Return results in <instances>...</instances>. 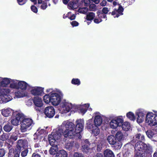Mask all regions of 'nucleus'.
Segmentation results:
<instances>
[{
    "mask_svg": "<svg viewBox=\"0 0 157 157\" xmlns=\"http://www.w3.org/2000/svg\"><path fill=\"white\" fill-rule=\"evenodd\" d=\"M75 125L69 121H65L63 122V126L66 127V130L63 133L65 137L72 139L78 137L79 139L81 137V132L83 130L84 121L83 119H78L76 121Z\"/></svg>",
    "mask_w": 157,
    "mask_h": 157,
    "instance_id": "f257e3e1",
    "label": "nucleus"
},
{
    "mask_svg": "<svg viewBox=\"0 0 157 157\" xmlns=\"http://www.w3.org/2000/svg\"><path fill=\"white\" fill-rule=\"evenodd\" d=\"M89 107L90 104L88 103L76 105L63 100L60 104L59 110L62 113H67L71 111L74 112L78 111L79 113L83 115L87 110H92V109Z\"/></svg>",
    "mask_w": 157,
    "mask_h": 157,
    "instance_id": "f03ea898",
    "label": "nucleus"
},
{
    "mask_svg": "<svg viewBox=\"0 0 157 157\" xmlns=\"http://www.w3.org/2000/svg\"><path fill=\"white\" fill-rule=\"evenodd\" d=\"M134 148L135 153L134 157H144L143 151L149 153L152 151V147L149 144H146L140 141L135 144Z\"/></svg>",
    "mask_w": 157,
    "mask_h": 157,
    "instance_id": "7ed1b4c3",
    "label": "nucleus"
},
{
    "mask_svg": "<svg viewBox=\"0 0 157 157\" xmlns=\"http://www.w3.org/2000/svg\"><path fill=\"white\" fill-rule=\"evenodd\" d=\"M66 130V127L63 126V123L57 128L56 131H54L51 134L48 135V141L50 145H52L54 144H57V140L60 139L64 133L63 130Z\"/></svg>",
    "mask_w": 157,
    "mask_h": 157,
    "instance_id": "20e7f679",
    "label": "nucleus"
},
{
    "mask_svg": "<svg viewBox=\"0 0 157 157\" xmlns=\"http://www.w3.org/2000/svg\"><path fill=\"white\" fill-rule=\"evenodd\" d=\"M20 129L22 132L30 130L34 125L33 121L30 118H23L20 123Z\"/></svg>",
    "mask_w": 157,
    "mask_h": 157,
    "instance_id": "39448f33",
    "label": "nucleus"
},
{
    "mask_svg": "<svg viewBox=\"0 0 157 157\" xmlns=\"http://www.w3.org/2000/svg\"><path fill=\"white\" fill-rule=\"evenodd\" d=\"M155 113L149 112L146 115L145 122L151 126L157 125V111H154Z\"/></svg>",
    "mask_w": 157,
    "mask_h": 157,
    "instance_id": "423d86ee",
    "label": "nucleus"
},
{
    "mask_svg": "<svg viewBox=\"0 0 157 157\" xmlns=\"http://www.w3.org/2000/svg\"><path fill=\"white\" fill-rule=\"evenodd\" d=\"M10 92L9 89H2L0 90V103H5L11 100L12 97L9 95Z\"/></svg>",
    "mask_w": 157,
    "mask_h": 157,
    "instance_id": "0eeeda50",
    "label": "nucleus"
},
{
    "mask_svg": "<svg viewBox=\"0 0 157 157\" xmlns=\"http://www.w3.org/2000/svg\"><path fill=\"white\" fill-rule=\"evenodd\" d=\"M62 95L61 92L57 90L56 92H53L51 94V103L54 106H57L60 103Z\"/></svg>",
    "mask_w": 157,
    "mask_h": 157,
    "instance_id": "6e6552de",
    "label": "nucleus"
},
{
    "mask_svg": "<svg viewBox=\"0 0 157 157\" xmlns=\"http://www.w3.org/2000/svg\"><path fill=\"white\" fill-rule=\"evenodd\" d=\"M24 118L23 115L17 112H14L11 118L10 122L13 125L17 126Z\"/></svg>",
    "mask_w": 157,
    "mask_h": 157,
    "instance_id": "1a4fd4ad",
    "label": "nucleus"
},
{
    "mask_svg": "<svg viewBox=\"0 0 157 157\" xmlns=\"http://www.w3.org/2000/svg\"><path fill=\"white\" fill-rule=\"evenodd\" d=\"M123 119L122 116L116 117L112 119L109 123L111 128L116 129L120 126L123 122Z\"/></svg>",
    "mask_w": 157,
    "mask_h": 157,
    "instance_id": "9d476101",
    "label": "nucleus"
},
{
    "mask_svg": "<svg viewBox=\"0 0 157 157\" xmlns=\"http://www.w3.org/2000/svg\"><path fill=\"white\" fill-rule=\"evenodd\" d=\"M91 120H89L87 121L86 127L88 130L92 131V134L94 136H96L99 133L100 130L98 127L94 126L91 123Z\"/></svg>",
    "mask_w": 157,
    "mask_h": 157,
    "instance_id": "9b49d317",
    "label": "nucleus"
},
{
    "mask_svg": "<svg viewBox=\"0 0 157 157\" xmlns=\"http://www.w3.org/2000/svg\"><path fill=\"white\" fill-rule=\"evenodd\" d=\"M113 4L114 6L118 5V6L117 9H115L114 10L112 13V15L114 16V17H118L120 15L123 14V8L116 1H114L113 2Z\"/></svg>",
    "mask_w": 157,
    "mask_h": 157,
    "instance_id": "f8f14e48",
    "label": "nucleus"
},
{
    "mask_svg": "<svg viewBox=\"0 0 157 157\" xmlns=\"http://www.w3.org/2000/svg\"><path fill=\"white\" fill-rule=\"evenodd\" d=\"M44 113L46 117L51 118L54 116L55 111L53 106H48L45 108L44 109Z\"/></svg>",
    "mask_w": 157,
    "mask_h": 157,
    "instance_id": "ddd939ff",
    "label": "nucleus"
},
{
    "mask_svg": "<svg viewBox=\"0 0 157 157\" xmlns=\"http://www.w3.org/2000/svg\"><path fill=\"white\" fill-rule=\"evenodd\" d=\"M45 130L43 129H40L39 128L36 132L34 135V139L35 140V142H37L39 141H41L42 138L44 136V132Z\"/></svg>",
    "mask_w": 157,
    "mask_h": 157,
    "instance_id": "4468645a",
    "label": "nucleus"
},
{
    "mask_svg": "<svg viewBox=\"0 0 157 157\" xmlns=\"http://www.w3.org/2000/svg\"><path fill=\"white\" fill-rule=\"evenodd\" d=\"M94 114V126H99L101 125L102 122L101 115L99 112H96Z\"/></svg>",
    "mask_w": 157,
    "mask_h": 157,
    "instance_id": "2eb2a0df",
    "label": "nucleus"
},
{
    "mask_svg": "<svg viewBox=\"0 0 157 157\" xmlns=\"http://www.w3.org/2000/svg\"><path fill=\"white\" fill-rule=\"evenodd\" d=\"M31 94L34 95H40L44 92V88L40 87H35L32 88Z\"/></svg>",
    "mask_w": 157,
    "mask_h": 157,
    "instance_id": "dca6fc26",
    "label": "nucleus"
},
{
    "mask_svg": "<svg viewBox=\"0 0 157 157\" xmlns=\"http://www.w3.org/2000/svg\"><path fill=\"white\" fill-rule=\"evenodd\" d=\"M90 145L88 140H85L82 146V151L84 153L89 154L91 152L92 149L89 147Z\"/></svg>",
    "mask_w": 157,
    "mask_h": 157,
    "instance_id": "f3484780",
    "label": "nucleus"
},
{
    "mask_svg": "<svg viewBox=\"0 0 157 157\" xmlns=\"http://www.w3.org/2000/svg\"><path fill=\"white\" fill-rule=\"evenodd\" d=\"M28 142L27 140H20L17 142V149L21 150L22 149L27 146Z\"/></svg>",
    "mask_w": 157,
    "mask_h": 157,
    "instance_id": "a211bd4d",
    "label": "nucleus"
},
{
    "mask_svg": "<svg viewBox=\"0 0 157 157\" xmlns=\"http://www.w3.org/2000/svg\"><path fill=\"white\" fill-rule=\"evenodd\" d=\"M10 78L0 77V86L7 87L10 84Z\"/></svg>",
    "mask_w": 157,
    "mask_h": 157,
    "instance_id": "6ab92c4d",
    "label": "nucleus"
},
{
    "mask_svg": "<svg viewBox=\"0 0 157 157\" xmlns=\"http://www.w3.org/2000/svg\"><path fill=\"white\" fill-rule=\"evenodd\" d=\"M2 114L5 117H8L14 113L13 110L10 108L3 109L1 110Z\"/></svg>",
    "mask_w": 157,
    "mask_h": 157,
    "instance_id": "aec40b11",
    "label": "nucleus"
},
{
    "mask_svg": "<svg viewBox=\"0 0 157 157\" xmlns=\"http://www.w3.org/2000/svg\"><path fill=\"white\" fill-rule=\"evenodd\" d=\"M29 93L27 91L18 90L15 92V96L18 98H23L29 95Z\"/></svg>",
    "mask_w": 157,
    "mask_h": 157,
    "instance_id": "412c9836",
    "label": "nucleus"
},
{
    "mask_svg": "<svg viewBox=\"0 0 157 157\" xmlns=\"http://www.w3.org/2000/svg\"><path fill=\"white\" fill-rule=\"evenodd\" d=\"M146 134L148 138L154 141H157V135L156 134L155 130L153 131L148 130L146 132Z\"/></svg>",
    "mask_w": 157,
    "mask_h": 157,
    "instance_id": "4be33fe9",
    "label": "nucleus"
},
{
    "mask_svg": "<svg viewBox=\"0 0 157 157\" xmlns=\"http://www.w3.org/2000/svg\"><path fill=\"white\" fill-rule=\"evenodd\" d=\"M33 102L35 106L38 107H41L43 105V103L41 98L39 97L34 98Z\"/></svg>",
    "mask_w": 157,
    "mask_h": 157,
    "instance_id": "5701e85b",
    "label": "nucleus"
},
{
    "mask_svg": "<svg viewBox=\"0 0 157 157\" xmlns=\"http://www.w3.org/2000/svg\"><path fill=\"white\" fill-rule=\"evenodd\" d=\"M102 19L106 21L107 20L106 15L105 14L100 13L98 14V17L94 19V22L96 23H99L102 21Z\"/></svg>",
    "mask_w": 157,
    "mask_h": 157,
    "instance_id": "b1692460",
    "label": "nucleus"
},
{
    "mask_svg": "<svg viewBox=\"0 0 157 157\" xmlns=\"http://www.w3.org/2000/svg\"><path fill=\"white\" fill-rule=\"evenodd\" d=\"M19 82V80L11 78L10 87L13 89H18Z\"/></svg>",
    "mask_w": 157,
    "mask_h": 157,
    "instance_id": "393cba45",
    "label": "nucleus"
},
{
    "mask_svg": "<svg viewBox=\"0 0 157 157\" xmlns=\"http://www.w3.org/2000/svg\"><path fill=\"white\" fill-rule=\"evenodd\" d=\"M18 89H20L22 90L25 91L27 89H29V88H31V87L26 82L24 81H20Z\"/></svg>",
    "mask_w": 157,
    "mask_h": 157,
    "instance_id": "a878e982",
    "label": "nucleus"
},
{
    "mask_svg": "<svg viewBox=\"0 0 157 157\" xmlns=\"http://www.w3.org/2000/svg\"><path fill=\"white\" fill-rule=\"evenodd\" d=\"M115 137L117 140L121 142L125 139V136L121 131H118L116 133Z\"/></svg>",
    "mask_w": 157,
    "mask_h": 157,
    "instance_id": "bb28decb",
    "label": "nucleus"
},
{
    "mask_svg": "<svg viewBox=\"0 0 157 157\" xmlns=\"http://www.w3.org/2000/svg\"><path fill=\"white\" fill-rule=\"evenodd\" d=\"M58 144H54L51 145L52 147L50 148L49 152L50 154L54 155L55 154L56 152L58 151V148L57 146Z\"/></svg>",
    "mask_w": 157,
    "mask_h": 157,
    "instance_id": "cd10ccee",
    "label": "nucleus"
},
{
    "mask_svg": "<svg viewBox=\"0 0 157 157\" xmlns=\"http://www.w3.org/2000/svg\"><path fill=\"white\" fill-rule=\"evenodd\" d=\"M104 157H115L113 151L109 149H107L104 151Z\"/></svg>",
    "mask_w": 157,
    "mask_h": 157,
    "instance_id": "c85d7f7f",
    "label": "nucleus"
},
{
    "mask_svg": "<svg viewBox=\"0 0 157 157\" xmlns=\"http://www.w3.org/2000/svg\"><path fill=\"white\" fill-rule=\"evenodd\" d=\"M68 154L64 150H61L58 151L56 154V157H67Z\"/></svg>",
    "mask_w": 157,
    "mask_h": 157,
    "instance_id": "c756f323",
    "label": "nucleus"
},
{
    "mask_svg": "<svg viewBox=\"0 0 157 157\" xmlns=\"http://www.w3.org/2000/svg\"><path fill=\"white\" fill-rule=\"evenodd\" d=\"M121 124L122 128L124 131H128L130 128V124L128 122L125 121L123 122Z\"/></svg>",
    "mask_w": 157,
    "mask_h": 157,
    "instance_id": "7c9ffc66",
    "label": "nucleus"
},
{
    "mask_svg": "<svg viewBox=\"0 0 157 157\" xmlns=\"http://www.w3.org/2000/svg\"><path fill=\"white\" fill-rule=\"evenodd\" d=\"M107 140L109 144L112 145L115 144V142L116 141V139L114 136L110 135L108 136Z\"/></svg>",
    "mask_w": 157,
    "mask_h": 157,
    "instance_id": "2f4dec72",
    "label": "nucleus"
},
{
    "mask_svg": "<svg viewBox=\"0 0 157 157\" xmlns=\"http://www.w3.org/2000/svg\"><path fill=\"white\" fill-rule=\"evenodd\" d=\"M135 114L137 116L145 117V111L143 109H139L136 110Z\"/></svg>",
    "mask_w": 157,
    "mask_h": 157,
    "instance_id": "473e14b6",
    "label": "nucleus"
},
{
    "mask_svg": "<svg viewBox=\"0 0 157 157\" xmlns=\"http://www.w3.org/2000/svg\"><path fill=\"white\" fill-rule=\"evenodd\" d=\"M13 128V127L11 124L8 123L4 126L3 129L6 132H8L12 130Z\"/></svg>",
    "mask_w": 157,
    "mask_h": 157,
    "instance_id": "72a5a7b5",
    "label": "nucleus"
},
{
    "mask_svg": "<svg viewBox=\"0 0 157 157\" xmlns=\"http://www.w3.org/2000/svg\"><path fill=\"white\" fill-rule=\"evenodd\" d=\"M127 117L130 120L134 121H135L136 117L134 114L131 112H129L126 113Z\"/></svg>",
    "mask_w": 157,
    "mask_h": 157,
    "instance_id": "f704fd0d",
    "label": "nucleus"
},
{
    "mask_svg": "<svg viewBox=\"0 0 157 157\" xmlns=\"http://www.w3.org/2000/svg\"><path fill=\"white\" fill-rule=\"evenodd\" d=\"M51 94H46L44 95L43 97L44 102L46 104H48L50 102L51 103Z\"/></svg>",
    "mask_w": 157,
    "mask_h": 157,
    "instance_id": "c9c22d12",
    "label": "nucleus"
},
{
    "mask_svg": "<svg viewBox=\"0 0 157 157\" xmlns=\"http://www.w3.org/2000/svg\"><path fill=\"white\" fill-rule=\"evenodd\" d=\"M78 5L75 2H70L68 4V7L70 9H75L77 8Z\"/></svg>",
    "mask_w": 157,
    "mask_h": 157,
    "instance_id": "e433bc0d",
    "label": "nucleus"
},
{
    "mask_svg": "<svg viewBox=\"0 0 157 157\" xmlns=\"http://www.w3.org/2000/svg\"><path fill=\"white\" fill-rule=\"evenodd\" d=\"M74 146V142L73 141H69L67 142L65 144V148L68 150H70Z\"/></svg>",
    "mask_w": 157,
    "mask_h": 157,
    "instance_id": "4c0bfd02",
    "label": "nucleus"
},
{
    "mask_svg": "<svg viewBox=\"0 0 157 157\" xmlns=\"http://www.w3.org/2000/svg\"><path fill=\"white\" fill-rule=\"evenodd\" d=\"M112 145H114L113 147L115 150H118L121 148L122 145V143L121 142L118 140L117 141H116L115 142V144Z\"/></svg>",
    "mask_w": 157,
    "mask_h": 157,
    "instance_id": "58836bf2",
    "label": "nucleus"
},
{
    "mask_svg": "<svg viewBox=\"0 0 157 157\" xmlns=\"http://www.w3.org/2000/svg\"><path fill=\"white\" fill-rule=\"evenodd\" d=\"M131 154L132 152L126 149H125L123 151V157H129Z\"/></svg>",
    "mask_w": 157,
    "mask_h": 157,
    "instance_id": "ea45409f",
    "label": "nucleus"
},
{
    "mask_svg": "<svg viewBox=\"0 0 157 157\" xmlns=\"http://www.w3.org/2000/svg\"><path fill=\"white\" fill-rule=\"evenodd\" d=\"M104 142L101 140L98 141L97 144V149L98 151H100L103 147Z\"/></svg>",
    "mask_w": 157,
    "mask_h": 157,
    "instance_id": "a19ab883",
    "label": "nucleus"
},
{
    "mask_svg": "<svg viewBox=\"0 0 157 157\" xmlns=\"http://www.w3.org/2000/svg\"><path fill=\"white\" fill-rule=\"evenodd\" d=\"M95 16L94 13L93 12H90L86 16V19L87 20H92Z\"/></svg>",
    "mask_w": 157,
    "mask_h": 157,
    "instance_id": "79ce46f5",
    "label": "nucleus"
},
{
    "mask_svg": "<svg viewBox=\"0 0 157 157\" xmlns=\"http://www.w3.org/2000/svg\"><path fill=\"white\" fill-rule=\"evenodd\" d=\"M9 138V135L7 133H3L0 136V140L3 141L8 140Z\"/></svg>",
    "mask_w": 157,
    "mask_h": 157,
    "instance_id": "37998d69",
    "label": "nucleus"
},
{
    "mask_svg": "<svg viewBox=\"0 0 157 157\" xmlns=\"http://www.w3.org/2000/svg\"><path fill=\"white\" fill-rule=\"evenodd\" d=\"M88 11V8L87 7L79 8L78 10V12L82 14H85Z\"/></svg>",
    "mask_w": 157,
    "mask_h": 157,
    "instance_id": "c03bdc74",
    "label": "nucleus"
},
{
    "mask_svg": "<svg viewBox=\"0 0 157 157\" xmlns=\"http://www.w3.org/2000/svg\"><path fill=\"white\" fill-rule=\"evenodd\" d=\"M71 83L75 85H79L80 84V81L78 78H73L71 81Z\"/></svg>",
    "mask_w": 157,
    "mask_h": 157,
    "instance_id": "a18cd8bd",
    "label": "nucleus"
},
{
    "mask_svg": "<svg viewBox=\"0 0 157 157\" xmlns=\"http://www.w3.org/2000/svg\"><path fill=\"white\" fill-rule=\"evenodd\" d=\"M135 138L142 141H143L144 140V137L143 135L140 133H138L136 134Z\"/></svg>",
    "mask_w": 157,
    "mask_h": 157,
    "instance_id": "49530a36",
    "label": "nucleus"
},
{
    "mask_svg": "<svg viewBox=\"0 0 157 157\" xmlns=\"http://www.w3.org/2000/svg\"><path fill=\"white\" fill-rule=\"evenodd\" d=\"M144 117H145L137 116L136 121L137 123L139 124L142 123L144 121Z\"/></svg>",
    "mask_w": 157,
    "mask_h": 157,
    "instance_id": "de8ad7c7",
    "label": "nucleus"
},
{
    "mask_svg": "<svg viewBox=\"0 0 157 157\" xmlns=\"http://www.w3.org/2000/svg\"><path fill=\"white\" fill-rule=\"evenodd\" d=\"M17 136L14 134H13L11 136L10 140H9L8 142H12L13 141H16L17 139Z\"/></svg>",
    "mask_w": 157,
    "mask_h": 157,
    "instance_id": "09e8293b",
    "label": "nucleus"
},
{
    "mask_svg": "<svg viewBox=\"0 0 157 157\" xmlns=\"http://www.w3.org/2000/svg\"><path fill=\"white\" fill-rule=\"evenodd\" d=\"M21 150L19 149H17L14 151V157H19Z\"/></svg>",
    "mask_w": 157,
    "mask_h": 157,
    "instance_id": "8fccbe9b",
    "label": "nucleus"
},
{
    "mask_svg": "<svg viewBox=\"0 0 157 157\" xmlns=\"http://www.w3.org/2000/svg\"><path fill=\"white\" fill-rule=\"evenodd\" d=\"M82 4L86 6H89L90 2V0H82Z\"/></svg>",
    "mask_w": 157,
    "mask_h": 157,
    "instance_id": "3c124183",
    "label": "nucleus"
},
{
    "mask_svg": "<svg viewBox=\"0 0 157 157\" xmlns=\"http://www.w3.org/2000/svg\"><path fill=\"white\" fill-rule=\"evenodd\" d=\"M96 5L94 4L90 5L89 6V10H90L94 11L96 10Z\"/></svg>",
    "mask_w": 157,
    "mask_h": 157,
    "instance_id": "603ef678",
    "label": "nucleus"
},
{
    "mask_svg": "<svg viewBox=\"0 0 157 157\" xmlns=\"http://www.w3.org/2000/svg\"><path fill=\"white\" fill-rule=\"evenodd\" d=\"M14 149L13 148H11L9 150V152L8 153V157H13L14 154Z\"/></svg>",
    "mask_w": 157,
    "mask_h": 157,
    "instance_id": "864d4df0",
    "label": "nucleus"
},
{
    "mask_svg": "<svg viewBox=\"0 0 157 157\" xmlns=\"http://www.w3.org/2000/svg\"><path fill=\"white\" fill-rule=\"evenodd\" d=\"M74 157H84L82 153L75 152L74 155Z\"/></svg>",
    "mask_w": 157,
    "mask_h": 157,
    "instance_id": "5fc2aeb1",
    "label": "nucleus"
},
{
    "mask_svg": "<svg viewBox=\"0 0 157 157\" xmlns=\"http://www.w3.org/2000/svg\"><path fill=\"white\" fill-rule=\"evenodd\" d=\"M6 153V151L3 149H0V157H3Z\"/></svg>",
    "mask_w": 157,
    "mask_h": 157,
    "instance_id": "6e6d98bb",
    "label": "nucleus"
},
{
    "mask_svg": "<svg viewBox=\"0 0 157 157\" xmlns=\"http://www.w3.org/2000/svg\"><path fill=\"white\" fill-rule=\"evenodd\" d=\"M31 10L34 13H36L37 12V9L35 6H32L31 7Z\"/></svg>",
    "mask_w": 157,
    "mask_h": 157,
    "instance_id": "4d7b16f0",
    "label": "nucleus"
},
{
    "mask_svg": "<svg viewBox=\"0 0 157 157\" xmlns=\"http://www.w3.org/2000/svg\"><path fill=\"white\" fill-rule=\"evenodd\" d=\"M28 153V150H25L23 151L21 153V156L22 157H24L26 156Z\"/></svg>",
    "mask_w": 157,
    "mask_h": 157,
    "instance_id": "13d9d810",
    "label": "nucleus"
},
{
    "mask_svg": "<svg viewBox=\"0 0 157 157\" xmlns=\"http://www.w3.org/2000/svg\"><path fill=\"white\" fill-rule=\"evenodd\" d=\"M18 2L19 5H23L26 2L27 0H17Z\"/></svg>",
    "mask_w": 157,
    "mask_h": 157,
    "instance_id": "bf43d9fd",
    "label": "nucleus"
},
{
    "mask_svg": "<svg viewBox=\"0 0 157 157\" xmlns=\"http://www.w3.org/2000/svg\"><path fill=\"white\" fill-rule=\"evenodd\" d=\"M41 4H42L40 6L41 9H42L43 10L45 9L47 7L46 1L45 2H44L43 3Z\"/></svg>",
    "mask_w": 157,
    "mask_h": 157,
    "instance_id": "052dcab7",
    "label": "nucleus"
},
{
    "mask_svg": "<svg viewBox=\"0 0 157 157\" xmlns=\"http://www.w3.org/2000/svg\"><path fill=\"white\" fill-rule=\"evenodd\" d=\"M102 12L103 14H106L109 11V10L107 7H104L102 9Z\"/></svg>",
    "mask_w": 157,
    "mask_h": 157,
    "instance_id": "680f3d73",
    "label": "nucleus"
},
{
    "mask_svg": "<svg viewBox=\"0 0 157 157\" xmlns=\"http://www.w3.org/2000/svg\"><path fill=\"white\" fill-rule=\"evenodd\" d=\"M71 24L72 26H76L78 25V23L76 21H73L71 22Z\"/></svg>",
    "mask_w": 157,
    "mask_h": 157,
    "instance_id": "e2e57ef3",
    "label": "nucleus"
},
{
    "mask_svg": "<svg viewBox=\"0 0 157 157\" xmlns=\"http://www.w3.org/2000/svg\"><path fill=\"white\" fill-rule=\"evenodd\" d=\"M106 1L105 0H103L102 2L100 3L101 6H105L106 4Z\"/></svg>",
    "mask_w": 157,
    "mask_h": 157,
    "instance_id": "0e129e2a",
    "label": "nucleus"
},
{
    "mask_svg": "<svg viewBox=\"0 0 157 157\" xmlns=\"http://www.w3.org/2000/svg\"><path fill=\"white\" fill-rule=\"evenodd\" d=\"M57 90L55 91V90H53L52 89H48L47 90H46V92L48 93V92H50V95L53 92H56V91H57Z\"/></svg>",
    "mask_w": 157,
    "mask_h": 157,
    "instance_id": "69168bd1",
    "label": "nucleus"
},
{
    "mask_svg": "<svg viewBox=\"0 0 157 157\" xmlns=\"http://www.w3.org/2000/svg\"><path fill=\"white\" fill-rule=\"evenodd\" d=\"M94 157H103V155L102 153H98L96 154Z\"/></svg>",
    "mask_w": 157,
    "mask_h": 157,
    "instance_id": "338daca9",
    "label": "nucleus"
},
{
    "mask_svg": "<svg viewBox=\"0 0 157 157\" xmlns=\"http://www.w3.org/2000/svg\"><path fill=\"white\" fill-rule=\"evenodd\" d=\"M32 157H40V156L37 153H34L33 154Z\"/></svg>",
    "mask_w": 157,
    "mask_h": 157,
    "instance_id": "774afa93",
    "label": "nucleus"
}]
</instances>
